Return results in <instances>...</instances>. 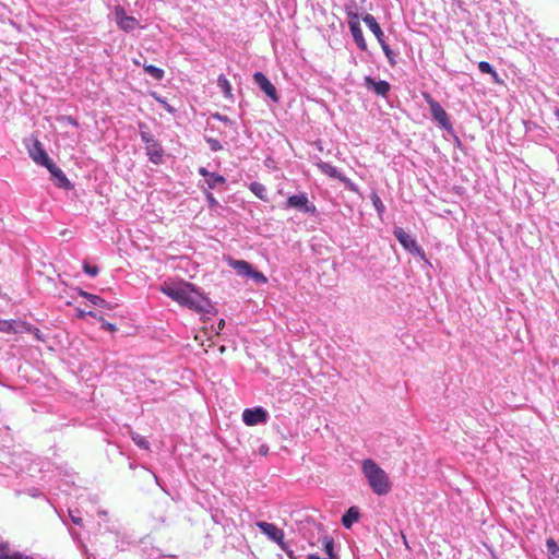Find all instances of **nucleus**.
Segmentation results:
<instances>
[{
  "label": "nucleus",
  "mask_w": 559,
  "mask_h": 559,
  "mask_svg": "<svg viewBox=\"0 0 559 559\" xmlns=\"http://www.w3.org/2000/svg\"><path fill=\"white\" fill-rule=\"evenodd\" d=\"M361 471L376 495L384 496L391 491L392 486L388 474L373 460H364Z\"/></svg>",
  "instance_id": "obj_1"
},
{
  "label": "nucleus",
  "mask_w": 559,
  "mask_h": 559,
  "mask_svg": "<svg viewBox=\"0 0 559 559\" xmlns=\"http://www.w3.org/2000/svg\"><path fill=\"white\" fill-rule=\"evenodd\" d=\"M183 307L205 316L212 312L213 305L211 300L203 294H201L193 284H191V292H189Z\"/></svg>",
  "instance_id": "obj_2"
},
{
  "label": "nucleus",
  "mask_w": 559,
  "mask_h": 559,
  "mask_svg": "<svg viewBox=\"0 0 559 559\" xmlns=\"http://www.w3.org/2000/svg\"><path fill=\"white\" fill-rule=\"evenodd\" d=\"M227 263L240 276L250 277L259 284H265L267 282L266 276L262 272L254 270L252 265L245 260L228 258Z\"/></svg>",
  "instance_id": "obj_3"
},
{
  "label": "nucleus",
  "mask_w": 559,
  "mask_h": 559,
  "mask_svg": "<svg viewBox=\"0 0 559 559\" xmlns=\"http://www.w3.org/2000/svg\"><path fill=\"white\" fill-rule=\"evenodd\" d=\"M160 290L171 298L174 301L178 302L180 306H183L187 299L189 292H191V283L189 282H179V283H168L165 282Z\"/></svg>",
  "instance_id": "obj_4"
},
{
  "label": "nucleus",
  "mask_w": 559,
  "mask_h": 559,
  "mask_svg": "<svg viewBox=\"0 0 559 559\" xmlns=\"http://www.w3.org/2000/svg\"><path fill=\"white\" fill-rule=\"evenodd\" d=\"M144 129L145 124L140 123V135L142 141L146 144V154L151 162L159 164L162 162L164 151L154 136Z\"/></svg>",
  "instance_id": "obj_5"
},
{
  "label": "nucleus",
  "mask_w": 559,
  "mask_h": 559,
  "mask_svg": "<svg viewBox=\"0 0 559 559\" xmlns=\"http://www.w3.org/2000/svg\"><path fill=\"white\" fill-rule=\"evenodd\" d=\"M257 526L271 540L275 542L281 547V549H283L287 554L288 557H290V558L293 557L292 556L293 551L287 549V545L284 542V532H283V530L278 528L273 523H267V522H262V521L258 522Z\"/></svg>",
  "instance_id": "obj_6"
},
{
  "label": "nucleus",
  "mask_w": 559,
  "mask_h": 559,
  "mask_svg": "<svg viewBox=\"0 0 559 559\" xmlns=\"http://www.w3.org/2000/svg\"><path fill=\"white\" fill-rule=\"evenodd\" d=\"M317 167L324 175H326L331 178H335V179L340 180L341 182H343L349 191L355 192V193L358 192V187L350 179H348L341 171H338L335 166L331 165L330 163L319 162V163H317Z\"/></svg>",
  "instance_id": "obj_7"
},
{
  "label": "nucleus",
  "mask_w": 559,
  "mask_h": 559,
  "mask_svg": "<svg viewBox=\"0 0 559 559\" xmlns=\"http://www.w3.org/2000/svg\"><path fill=\"white\" fill-rule=\"evenodd\" d=\"M423 97L429 105L431 115L435 120H437L442 128L450 129L451 123L449 116L442 106L437 100H435L429 93H423Z\"/></svg>",
  "instance_id": "obj_8"
},
{
  "label": "nucleus",
  "mask_w": 559,
  "mask_h": 559,
  "mask_svg": "<svg viewBox=\"0 0 559 559\" xmlns=\"http://www.w3.org/2000/svg\"><path fill=\"white\" fill-rule=\"evenodd\" d=\"M348 16L350 17V21L348 22V25H349V29H350V33L353 35V38H354L355 43L357 44V46L362 51H366L368 46H367V43L365 40L364 34H362V29H361V27L359 25V22H358V14L357 13L348 12Z\"/></svg>",
  "instance_id": "obj_9"
},
{
  "label": "nucleus",
  "mask_w": 559,
  "mask_h": 559,
  "mask_svg": "<svg viewBox=\"0 0 559 559\" xmlns=\"http://www.w3.org/2000/svg\"><path fill=\"white\" fill-rule=\"evenodd\" d=\"M396 239L403 246V248L409 252H416L423 254L421 248L417 245V241L407 234L403 228L396 227L393 231Z\"/></svg>",
  "instance_id": "obj_10"
},
{
  "label": "nucleus",
  "mask_w": 559,
  "mask_h": 559,
  "mask_svg": "<svg viewBox=\"0 0 559 559\" xmlns=\"http://www.w3.org/2000/svg\"><path fill=\"white\" fill-rule=\"evenodd\" d=\"M115 15L118 26L124 32H131L139 25L138 20L127 15L124 9L120 5L115 8Z\"/></svg>",
  "instance_id": "obj_11"
},
{
  "label": "nucleus",
  "mask_w": 559,
  "mask_h": 559,
  "mask_svg": "<svg viewBox=\"0 0 559 559\" xmlns=\"http://www.w3.org/2000/svg\"><path fill=\"white\" fill-rule=\"evenodd\" d=\"M267 414L262 407L246 408L242 413V420L248 426H254L266 421Z\"/></svg>",
  "instance_id": "obj_12"
},
{
  "label": "nucleus",
  "mask_w": 559,
  "mask_h": 559,
  "mask_svg": "<svg viewBox=\"0 0 559 559\" xmlns=\"http://www.w3.org/2000/svg\"><path fill=\"white\" fill-rule=\"evenodd\" d=\"M254 82L259 85V87L273 100H278V95L275 86L271 83V81L262 73L255 72L253 74Z\"/></svg>",
  "instance_id": "obj_13"
},
{
  "label": "nucleus",
  "mask_w": 559,
  "mask_h": 559,
  "mask_svg": "<svg viewBox=\"0 0 559 559\" xmlns=\"http://www.w3.org/2000/svg\"><path fill=\"white\" fill-rule=\"evenodd\" d=\"M50 173L55 183L59 188L70 189L72 187L71 182L63 174V171L57 167L51 160L44 165Z\"/></svg>",
  "instance_id": "obj_14"
},
{
  "label": "nucleus",
  "mask_w": 559,
  "mask_h": 559,
  "mask_svg": "<svg viewBox=\"0 0 559 559\" xmlns=\"http://www.w3.org/2000/svg\"><path fill=\"white\" fill-rule=\"evenodd\" d=\"M287 205L289 207L302 209L305 212L314 213L316 206L309 203V200L305 193L290 195L287 199Z\"/></svg>",
  "instance_id": "obj_15"
},
{
  "label": "nucleus",
  "mask_w": 559,
  "mask_h": 559,
  "mask_svg": "<svg viewBox=\"0 0 559 559\" xmlns=\"http://www.w3.org/2000/svg\"><path fill=\"white\" fill-rule=\"evenodd\" d=\"M29 155L35 163L43 166L51 160L38 140H35L33 147L29 150Z\"/></svg>",
  "instance_id": "obj_16"
},
{
  "label": "nucleus",
  "mask_w": 559,
  "mask_h": 559,
  "mask_svg": "<svg viewBox=\"0 0 559 559\" xmlns=\"http://www.w3.org/2000/svg\"><path fill=\"white\" fill-rule=\"evenodd\" d=\"M362 21L366 23V25L369 27V29L372 32V34L376 36L379 44H383L384 40V34L374 19L371 14H366L362 16Z\"/></svg>",
  "instance_id": "obj_17"
},
{
  "label": "nucleus",
  "mask_w": 559,
  "mask_h": 559,
  "mask_svg": "<svg viewBox=\"0 0 559 559\" xmlns=\"http://www.w3.org/2000/svg\"><path fill=\"white\" fill-rule=\"evenodd\" d=\"M365 84L368 88H372L376 94L385 96L390 91V84L386 81H374L371 76L365 78Z\"/></svg>",
  "instance_id": "obj_18"
},
{
  "label": "nucleus",
  "mask_w": 559,
  "mask_h": 559,
  "mask_svg": "<svg viewBox=\"0 0 559 559\" xmlns=\"http://www.w3.org/2000/svg\"><path fill=\"white\" fill-rule=\"evenodd\" d=\"M359 509L357 507H350L346 513L342 516V524L349 528L354 522L358 521L359 519Z\"/></svg>",
  "instance_id": "obj_19"
},
{
  "label": "nucleus",
  "mask_w": 559,
  "mask_h": 559,
  "mask_svg": "<svg viewBox=\"0 0 559 559\" xmlns=\"http://www.w3.org/2000/svg\"><path fill=\"white\" fill-rule=\"evenodd\" d=\"M478 69L481 73L490 74L496 83H501L498 73L487 61L478 62Z\"/></svg>",
  "instance_id": "obj_20"
},
{
  "label": "nucleus",
  "mask_w": 559,
  "mask_h": 559,
  "mask_svg": "<svg viewBox=\"0 0 559 559\" xmlns=\"http://www.w3.org/2000/svg\"><path fill=\"white\" fill-rule=\"evenodd\" d=\"M217 84L223 90L226 98L233 97L230 83L224 75H221L218 78Z\"/></svg>",
  "instance_id": "obj_21"
},
{
  "label": "nucleus",
  "mask_w": 559,
  "mask_h": 559,
  "mask_svg": "<svg viewBox=\"0 0 559 559\" xmlns=\"http://www.w3.org/2000/svg\"><path fill=\"white\" fill-rule=\"evenodd\" d=\"M144 71L150 74L155 80H162L164 78V71L160 68H157L155 66L148 64L144 66Z\"/></svg>",
  "instance_id": "obj_22"
},
{
  "label": "nucleus",
  "mask_w": 559,
  "mask_h": 559,
  "mask_svg": "<svg viewBox=\"0 0 559 559\" xmlns=\"http://www.w3.org/2000/svg\"><path fill=\"white\" fill-rule=\"evenodd\" d=\"M226 179L223 176L217 175L215 173H211L210 176L206 178V183L210 189H214L217 185L224 183Z\"/></svg>",
  "instance_id": "obj_23"
},
{
  "label": "nucleus",
  "mask_w": 559,
  "mask_h": 559,
  "mask_svg": "<svg viewBox=\"0 0 559 559\" xmlns=\"http://www.w3.org/2000/svg\"><path fill=\"white\" fill-rule=\"evenodd\" d=\"M370 199H371L372 204L376 207L378 214L382 215L385 211V206H384L383 202L381 201L380 197L376 192H372L370 195Z\"/></svg>",
  "instance_id": "obj_24"
},
{
  "label": "nucleus",
  "mask_w": 559,
  "mask_h": 559,
  "mask_svg": "<svg viewBox=\"0 0 559 559\" xmlns=\"http://www.w3.org/2000/svg\"><path fill=\"white\" fill-rule=\"evenodd\" d=\"M324 550H325L326 555L329 556L328 559H335L334 542L332 538H329V537L324 538Z\"/></svg>",
  "instance_id": "obj_25"
},
{
  "label": "nucleus",
  "mask_w": 559,
  "mask_h": 559,
  "mask_svg": "<svg viewBox=\"0 0 559 559\" xmlns=\"http://www.w3.org/2000/svg\"><path fill=\"white\" fill-rule=\"evenodd\" d=\"M546 547L550 555L559 556V546L554 538H548L546 540Z\"/></svg>",
  "instance_id": "obj_26"
},
{
  "label": "nucleus",
  "mask_w": 559,
  "mask_h": 559,
  "mask_svg": "<svg viewBox=\"0 0 559 559\" xmlns=\"http://www.w3.org/2000/svg\"><path fill=\"white\" fill-rule=\"evenodd\" d=\"M14 323V321L0 320V331L5 333L16 332Z\"/></svg>",
  "instance_id": "obj_27"
},
{
  "label": "nucleus",
  "mask_w": 559,
  "mask_h": 559,
  "mask_svg": "<svg viewBox=\"0 0 559 559\" xmlns=\"http://www.w3.org/2000/svg\"><path fill=\"white\" fill-rule=\"evenodd\" d=\"M88 300L92 305L94 306H97V307H107V302L105 299H103L102 297L97 296V295H88Z\"/></svg>",
  "instance_id": "obj_28"
},
{
  "label": "nucleus",
  "mask_w": 559,
  "mask_h": 559,
  "mask_svg": "<svg viewBox=\"0 0 559 559\" xmlns=\"http://www.w3.org/2000/svg\"><path fill=\"white\" fill-rule=\"evenodd\" d=\"M251 191L259 197L260 199H264L263 192L265 191L264 187L258 182H253L250 186Z\"/></svg>",
  "instance_id": "obj_29"
},
{
  "label": "nucleus",
  "mask_w": 559,
  "mask_h": 559,
  "mask_svg": "<svg viewBox=\"0 0 559 559\" xmlns=\"http://www.w3.org/2000/svg\"><path fill=\"white\" fill-rule=\"evenodd\" d=\"M132 440L140 447V448H143V449H148V441L143 437V436H140V435H136V433H133L132 435Z\"/></svg>",
  "instance_id": "obj_30"
},
{
  "label": "nucleus",
  "mask_w": 559,
  "mask_h": 559,
  "mask_svg": "<svg viewBox=\"0 0 559 559\" xmlns=\"http://www.w3.org/2000/svg\"><path fill=\"white\" fill-rule=\"evenodd\" d=\"M83 270L86 274L91 275V276H96L99 272V269L98 266L96 265H91L88 264L87 262H84L83 264Z\"/></svg>",
  "instance_id": "obj_31"
},
{
  "label": "nucleus",
  "mask_w": 559,
  "mask_h": 559,
  "mask_svg": "<svg viewBox=\"0 0 559 559\" xmlns=\"http://www.w3.org/2000/svg\"><path fill=\"white\" fill-rule=\"evenodd\" d=\"M0 559H33V558L28 557V556H24L20 552H12V554L0 555Z\"/></svg>",
  "instance_id": "obj_32"
},
{
  "label": "nucleus",
  "mask_w": 559,
  "mask_h": 559,
  "mask_svg": "<svg viewBox=\"0 0 559 559\" xmlns=\"http://www.w3.org/2000/svg\"><path fill=\"white\" fill-rule=\"evenodd\" d=\"M206 141H207V143H209V145H210L212 151H219V150H222V145H221L218 140L213 139V138H209Z\"/></svg>",
  "instance_id": "obj_33"
},
{
  "label": "nucleus",
  "mask_w": 559,
  "mask_h": 559,
  "mask_svg": "<svg viewBox=\"0 0 559 559\" xmlns=\"http://www.w3.org/2000/svg\"><path fill=\"white\" fill-rule=\"evenodd\" d=\"M25 330L32 332L34 334V336L38 340V341H44L43 340V336H41V332L39 331V329L37 328H31V326H26L25 325Z\"/></svg>",
  "instance_id": "obj_34"
},
{
  "label": "nucleus",
  "mask_w": 559,
  "mask_h": 559,
  "mask_svg": "<svg viewBox=\"0 0 559 559\" xmlns=\"http://www.w3.org/2000/svg\"><path fill=\"white\" fill-rule=\"evenodd\" d=\"M383 52L385 53V56L391 60L392 59V55H393V51L390 49L389 45L385 43V40H383V44H380Z\"/></svg>",
  "instance_id": "obj_35"
},
{
  "label": "nucleus",
  "mask_w": 559,
  "mask_h": 559,
  "mask_svg": "<svg viewBox=\"0 0 559 559\" xmlns=\"http://www.w3.org/2000/svg\"><path fill=\"white\" fill-rule=\"evenodd\" d=\"M103 328L111 333L116 332L117 331V328L115 324L110 323V322H106L104 321L103 322Z\"/></svg>",
  "instance_id": "obj_36"
},
{
  "label": "nucleus",
  "mask_w": 559,
  "mask_h": 559,
  "mask_svg": "<svg viewBox=\"0 0 559 559\" xmlns=\"http://www.w3.org/2000/svg\"><path fill=\"white\" fill-rule=\"evenodd\" d=\"M62 119L66 120L68 123L74 126V127L79 126L78 120L75 118L71 117V116H64Z\"/></svg>",
  "instance_id": "obj_37"
},
{
  "label": "nucleus",
  "mask_w": 559,
  "mask_h": 559,
  "mask_svg": "<svg viewBox=\"0 0 559 559\" xmlns=\"http://www.w3.org/2000/svg\"><path fill=\"white\" fill-rule=\"evenodd\" d=\"M206 199H207V201H209L211 206H214V205L217 204L216 199L214 198V195L211 192L206 193Z\"/></svg>",
  "instance_id": "obj_38"
},
{
  "label": "nucleus",
  "mask_w": 559,
  "mask_h": 559,
  "mask_svg": "<svg viewBox=\"0 0 559 559\" xmlns=\"http://www.w3.org/2000/svg\"><path fill=\"white\" fill-rule=\"evenodd\" d=\"M199 174H200L201 176L205 177V179H206V178L210 176V174H211V173H210L206 168L201 167V168L199 169Z\"/></svg>",
  "instance_id": "obj_39"
},
{
  "label": "nucleus",
  "mask_w": 559,
  "mask_h": 559,
  "mask_svg": "<svg viewBox=\"0 0 559 559\" xmlns=\"http://www.w3.org/2000/svg\"><path fill=\"white\" fill-rule=\"evenodd\" d=\"M259 452H260V454H262V455H266V454H267V452H269V447H267V445H265V444H262V445L260 447V449H259Z\"/></svg>",
  "instance_id": "obj_40"
},
{
  "label": "nucleus",
  "mask_w": 559,
  "mask_h": 559,
  "mask_svg": "<svg viewBox=\"0 0 559 559\" xmlns=\"http://www.w3.org/2000/svg\"><path fill=\"white\" fill-rule=\"evenodd\" d=\"M224 326H225V320L221 319L219 322H218V325H217L218 331L223 330Z\"/></svg>",
  "instance_id": "obj_41"
},
{
  "label": "nucleus",
  "mask_w": 559,
  "mask_h": 559,
  "mask_svg": "<svg viewBox=\"0 0 559 559\" xmlns=\"http://www.w3.org/2000/svg\"><path fill=\"white\" fill-rule=\"evenodd\" d=\"M80 295L85 297L86 299H88V295H91L90 293H86L84 290H80Z\"/></svg>",
  "instance_id": "obj_42"
},
{
  "label": "nucleus",
  "mask_w": 559,
  "mask_h": 559,
  "mask_svg": "<svg viewBox=\"0 0 559 559\" xmlns=\"http://www.w3.org/2000/svg\"><path fill=\"white\" fill-rule=\"evenodd\" d=\"M87 314L93 317V318H97V316H96V313L94 311H88Z\"/></svg>",
  "instance_id": "obj_43"
},
{
  "label": "nucleus",
  "mask_w": 559,
  "mask_h": 559,
  "mask_svg": "<svg viewBox=\"0 0 559 559\" xmlns=\"http://www.w3.org/2000/svg\"><path fill=\"white\" fill-rule=\"evenodd\" d=\"M219 352H221V353H224V352H225V346H221V347H219Z\"/></svg>",
  "instance_id": "obj_44"
},
{
  "label": "nucleus",
  "mask_w": 559,
  "mask_h": 559,
  "mask_svg": "<svg viewBox=\"0 0 559 559\" xmlns=\"http://www.w3.org/2000/svg\"><path fill=\"white\" fill-rule=\"evenodd\" d=\"M403 539H404L405 546L408 547L405 535H403Z\"/></svg>",
  "instance_id": "obj_45"
}]
</instances>
